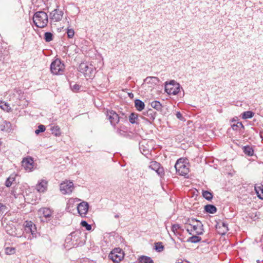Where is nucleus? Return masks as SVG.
<instances>
[{"mask_svg":"<svg viewBox=\"0 0 263 263\" xmlns=\"http://www.w3.org/2000/svg\"><path fill=\"white\" fill-rule=\"evenodd\" d=\"M180 90V85L175 80L165 83V91L169 95H176Z\"/></svg>","mask_w":263,"mask_h":263,"instance_id":"423d86ee","label":"nucleus"},{"mask_svg":"<svg viewBox=\"0 0 263 263\" xmlns=\"http://www.w3.org/2000/svg\"><path fill=\"white\" fill-rule=\"evenodd\" d=\"M155 250L158 252H161L164 249V246L161 242H158L155 243Z\"/></svg>","mask_w":263,"mask_h":263,"instance_id":"e433bc0d","label":"nucleus"},{"mask_svg":"<svg viewBox=\"0 0 263 263\" xmlns=\"http://www.w3.org/2000/svg\"><path fill=\"white\" fill-rule=\"evenodd\" d=\"M74 189V185L72 182L65 181L60 184V191L63 194H69L72 193Z\"/></svg>","mask_w":263,"mask_h":263,"instance_id":"9d476101","label":"nucleus"},{"mask_svg":"<svg viewBox=\"0 0 263 263\" xmlns=\"http://www.w3.org/2000/svg\"><path fill=\"white\" fill-rule=\"evenodd\" d=\"M124 253L121 249H114L109 254L108 257L114 262H119L124 258Z\"/></svg>","mask_w":263,"mask_h":263,"instance_id":"0eeeda50","label":"nucleus"},{"mask_svg":"<svg viewBox=\"0 0 263 263\" xmlns=\"http://www.w3.org/2000/svg\"><path fill=\"white\" fill-rule=\"evenodd\" d=\"M14 180V177L12 176H10L9 178H7V180L6 181L5 185L7 187H10L13 182V181Z\"/></svg>","mask_w":263,"mask_h":263,"instance_id":"58836bf2","label":"nucleus"},{"mask_svg":"<svg viewBox=\"0 0 263 263\" xmlns=\"http://www.w3.org/2000/svg\"><path fill=\"white\" fill-rule=\"evenodd\" d=\"M180 230H183L179 224H174L172 225V231L175 235H177L179 233L178 231Z\"/></svg>","mask_w":263,"mask_h":263,"instance_id":"473e14b6","label":"nucleus"},{"mask_svg":"<svg viewBox=\"0 0 263 263\" xmlns=\"http://www.w3.org/2000/svg\"><path fill=\"white\" fill-rule=\"evenodd\" d=\"M204 210L206 212L211 214H214L217 211L216 208L214 205L212 204L206 205L204 207Z\"/></svg>","mask_w":263,"mask_h":263,"instance_id":"393cba45","label":"nucleus"},{"mask_svg":"<svg viewBox=\"0 0 263 263\" xmlns=\"http://www.w3.org/2000/svg\"><path fill=\"white\" fill-rule=\"evenodd\" d=\"M7 208L6 206L3 203H0V215H2L4 212H6Z\"/></svg>","mask_w":263,"mask_h":263,"instance_id":"c03bdc74","label":"nucleus"},{"mask_svg":"<svg viewBox=\"0 0 263 263\" xmlns=\"http://www.w3.org/2000/svg\"><path fill=\"white\" fill-rule=\"evenodd\" d=\"M52 133L56 136H59L61 135L60 128L58 126H54L51 128Z\"/></svg>","mask_w":263,"mask_h":263,"instance_id":"c9c22d12","label":"nucleus"},{"mask_svg":"<svg viewBox=\"0 0 263 263\" xmlns=\"http://www.w3.org/2000/svg\"><path fill=\"white\" fill-rule=\"evenodd\" d=\"M129 96H133V94H132V95H130V94H129Z\"/></svg>","mask_w":263,"mask_h":263,"instance_id":"4d7b16f0","label":"nucleus"},{"mask_svg":"<svg viewBox=\"0 0 263 263\" xmlns=\"http://www.w3.org/2000/svg\"><path fill=\"white\" fill-rule=\"evenodd\" d=\"M25 231L27 233H30L32 237L29 236V239L37 237V231L35 224L31 221H25L24 223Z\"/></svg>","mask_w":263,"mask_h":263,"instance_id":"1a4fd4ad","label":"nucleus"},{"mask_svg":"<svg viewBox=\"0 0 263 263\" xmlns=\"http://www.w3.org/2000/svg\"><path fill=\"white\" fill-rule=\"evenodd\" d=\"M176 263H190L189 261L186 260H183L182 259H178Z\"/></svg>","mask_w":263,"mask_h":263,"instance_id":"de8ad7c7","label":"nucleus"},{"mask_svg":"<svg viewBox=\"0 0 263 263\" xmlns=\"http://www.w3.org/2000/svg\"><path fill=\"white\" fill-rule=\"evenodd\" d=\"M140 263H154L153 260L149 257L142 256L139 259Z\"/></svg>","mask_w":263,"mask_h":263,"instance_id":"7c9ffc66","label":"nucleus"},{"mask_svg":"<svg viewBox=\"0 0 263 263\" xmlns=\"http://www.w3.org/2000/svg\"><path fill=\"white\" fill-rule=\"evenodd\" d=\"M186 229L190 234L195 233L196 235L203 234V225L201 221L195 218L189 219L186 222Z\"/></svg>","mask_w":263,"mask_h":263,"instance_id":"f257e3e1","label":"nucleus"},{"mask_svg":"<svg viewBox=\"0 0 263 263\" xmlns=\"http://www.w3.org/2000/svg\"><path fill=\"white\" fill-rule=\"evenodd\" d=\"M106 116L110 121L111 124L115 126L120 121L119 115L113 110H108L106 111Z\"/></svg>","mask_w":263,"mask_h":263,"instance_id":"f8f14e48","label":"nucleus"},{"mask_svg":"<svg viewBox=\"0 0 263 263\" xmlns=\"http://www.w3.org/2000/svg\"><path fill=\"white\" fill-rule=\"evenodd\" d=\"M22 165L26 171H32L34 166V161L31 157H27L22 161Z\"/></svg>","mask_w":263,"mask_h":263,"instance_id":"4468645a","label":"nucleus"},{"mask_svg":"<svg viewBox=\"0 0 263 263\" xmlns=\"http://www.w3.org/2000/svg\"><path fill=\"white\" fill-rule=\"evenodd\" d=\"M70 200L73 201V200H72V199H71V200H69V202H70Z\"/></svg>","mask_w":263,"mask_h":263,"instance_id":"13d9d810","label":"nucleus"},{"mask_svg":"<svg viewBox=\"0 0 263 263\" xmlns=\"http://www.w3.org/2000/svg\"><path fill=\"white\" fill-rule=\"evenodd\" d=\"M254 114V112L251 111H246L242 114V118L243 119H250L253 117Z\"/></svg>","mask_w":263,"mask_h":263,"instance_id":"2f4dec72","label":"nucleus"},{"mask_svg":"<svg viewBox=\"0 0 263 263\" xmlns=\"http://www.w3.org/2000/svg\"><path fill=\"white\" fill-rule=\"evenodd\" d=\"M176 116L178 119H179L180 120H183V118L181 115V114L179 111H177L176 114Z\"/></svg>","mask_w":263,"mask_h":263,"instance_id":"a18cd8bd","label":"nucleus"},{"mask_svg":"<svg viewBox=\"0 0 263 263\" xmlns=\"http://www.w3.org/2000/svg\"><path fill=\"white\" fill-rule=\"evenodd\" d=\"M11 124L10 122H7L6 121H3L0 125L1 130L5 132H9L11 129Z\"/></svg>","mask_w":263,"mask_h":263,"instance_id":"4be33fe9","label":"nucleus"},{"mask_svg":"<svg viewBox=\"0 0 263 263\" xmlns=\"http://www.w3.org/2000/svg\"><path fill=\"white\" fill-rule=\"evenodd\" d=\"M159 82V79L156 77H147L144 80L145 84H150V87L156 85Z\"/></svg>","mask_w":263,"mask_h":263,"instance_id":"f3484780","label":"nucleus"},{"mask_svg":"<svg viewBox=\"0 0 263 263\" xmlns=\"http://www.w3.org/2000/svg\"><path fill=\"white\" fill-rule=\"evenodd\" d=\"M33 21L35 25L39 28H44L47 25L48 17L44 11H37L33 15Z\"/></svg>","mask_w":263,"mask_h":263,"instance_id":"7ed1b4c3","label":"nucleus"},{"mask_svg":"<svg viewBox=\"0 0 263 263\" xmlns=\"http://www.w3.org/2000/svg\"><path fill=\"white\" fill-rule=\"evenodd\" d=\"M175 168L176 172L179 175L185 176L189 172V164L186 160L180 158L175 163Z\"/></svg>","mask_w":263,"mask_h":263,"instance_id":"20e7f679","label":"nucleus"},{"mask_svg":"<svg viewBox=\"0 0 263 263\" xmlns=\"http://www.w3.org/2000/svg\"><path fill=\"white\" fill-rule=\"evenodd\" d=\"M129 121L132 124H139L138 115L134 112L130 114L129 117Z\"/></svg>","mask_w":263,"mask_h":263,"instance_id":"b1692460","label":"nucleus"},{"mask_svg":"<svg viewBox=\"0 0 263 263\" xmlns=\"http://www.w3.org/2000/svg\"><path fill=\"white\" fill-rule=\"evenodd\" d=\"M135 106L138 111H142L145 107L144 103L139 99L135 100Z\"/></svg>","mask_w":263,"mask_h":263,"instance_id":"412c9836","label":"nucleus"},{"mask_svg":"<svg viewBox=\"0 0 263 263\" xmlns=\"http://www.w3.org/2000/svg\"><path fill=\"white\" fill-rule=\"evenodd\" d=\"M81 235V233L80 231L72 232L65 239L66 247L71 248L82 244Z\"/></svg>","mask_w":263,"mask_h":263,"instance_id":"f03ea898","label":"nucleus"},{"mask_svg":"<svg viewBox=\"0 0 263 263\" xmlns=\"http://www.w3.org/2000/svg\"><path fill=\"white\" fill-rule=\"evenodd\" d=\"M148 167L152 170L155 171L157 174L160 176H162L164 174L163 168L161 166L159 163L155 161L150 162Z\"/></svg>","mask_w":263,"mask_h":263,"instance_id":"ddd939ff","label":"nucleus"},{"mask_svg":"<svg viewBox=\"0 0 263 263\" xmlns=\"http://www.w3.org/2000/svg\"><path fill=\"white\" fill-rule=\"evenodd\" d=\"M115 217L116 218H118L119 217V215L118 214H116V215H115Z\"/></svg>","mask_w":263,"mask_h":263,"instance_id":"8fccbe9b","label":"nucleus"},{"mask_svg":"<svg viewBox=\"0 0 263 263\" xmlns=\"http://www.w3.org/2000/svg\"><path fill=\"white\" fill-rule=\"evenodd\" d=\"M47 188V181L45 180H42L36 185V189L39 192H44Z\"/></svg>","mask_w":263,"mask_h":263,"instance_id":"a211bd4d","label":"nucleus"},{"mask_svg":"<svg viewBox=\"0 0 263 263\" xmlns=\"http://www.w3.org/2000/svg\"><path fill=\"white\" fill-rule=\"evenodd\" d=\"M79 71L84 73L86 77L89 78L93 76L95 73L94 67L90 65L89 66L87 63L82 62L79 66Z\"/></svg>","mask_w":263,"mask_h":263,"instance_id":"6e6552de","label":"nucleus"},{"mask_svg":"<svg viewBox=\"0 0 263 263\" xmlns=\"http://www.w3.org/2000/svg\"><path fill=\"white\" fill-rule=\"evenodd\" d=\"M129 96H133V94H132V95H130V94H129Z\"/></svg>","mask_w":263,"mask_h":263,"instance_id":"5fc2aeb1","label":"nucleus"},{"mask_svg":"<svg viewBox=\"0 0 263 263\" xmlns=\"http://www.w3.org/2000/svg\"><path fill=\"white\" fill-rule=\"evenodd\" d=\"M176 248H178V245H177V244H176Z\"/></svg>","mask_w":263,"mask_h":263,"instance_id":"864d4df0","label":"nucleus"},{"mask_svg":"<svg viewBox=\"0 0 263 263\" xmlns=\"http://www.w3.org/2000/svg\"><path fill=\"white\" fill-rule=\"evenodd\" d=\"M88 203L87 202L83 201L77 206V210L81 217H85L88 210Z\"/></svg>","mask_w":263,"mask_h":263,"instance_id":"2eb2a0df","label":"nucleus"},{"mask_svg":"<svg viewBox=\"0 0 263 263\" xmlns=\"http://www.w3.org/2000/svg\"><path fill=\"white\" fill-rule=\"evenodd\" d=\"M255 190L258 197L260 199H263V186H255Z\"/></svg>","mask_w":263,"mask_h":263,"instance_id":"bb28decb","label":"nucleus"},{"mask_svg":"<svg viewBox=\"0 0 263 263\" xmlns=\"http://www.w3.org/2000/svg\"><path fill=\"white\" fill-rule=\"evenodd\" d=\"M201 240V238L197 235H193L192 237H189L187 239L188 242H191L192 243H197L200 242Z\"/></svg>","mask_w":263,"mask_h":263,"instance_id":"c756f323","label":"nucleus"},{"mask_svg":"<svg viewBox=\"0 0 263 263\" xmlns=\"http://www.w3.org/2000/svg\"><path fill=\"white\" fill-rule=\"evenodd\" d=\"M151 105L152 107L156 109L157 110H161L162 109V105L160 102L157 101H154L151 102Z\"/></svg>","mask_w":263,"mask_h":263,"instance_id":"cd10ccee","label":"nucleus"},{"mask_svg":"<svg viewBox=\"0 0 263 263\" xmlns=\"http://www.w3.org/2000/svg\"><path fill=\"white\" fill-rule=\"evenodd\" d=\"M145 142V141L140 143V149L143 155H146L148 154L149 151L148 148L144 146L143 144Z\"/></svg>","mask_w":263,"mask_h":263,"instance_id":"c85d7f7f","label":"nucleus"},{"mask_svg":"<svg viewBox=\"0 0 263 263\" xmlns=\"http://www.w3.org/2000/svg\"><path fill=\"white\" fill-rule=\"evenodd\" d=\"M46 129V128H45V126L43 125H40L39 126H38V129H37L36 130H35V133L36 134V135H38L40 133H42V132H44Z\"/></svg>","mask_w":263,"mask_h":263,"instance_id":"a19ab883","label":"nucleus"},{"mask_svg":"<svg viewBox=\"0 0 263 263\" xmlns=\"http://www.w3.org/2000/svg\"><path fill=\"white\" fill-rule=\"evenodd\" d=\"M0 107L4 110L7 111V112H9L11 110V107L7 103H2V104L0 105Z\"/></svg>","mask_w":263,"mask_h":263,"instance_id":"4c0bfd02","label":"nucleus"},{"mask_svg":"<svg viewBox=\"0 0 263 263\" xmlns=\"http://www.w3.org/2000/svg\"><path fill=\"white\" fill-rule=\"evenodd\" d=\"M5 252L7 254H13L15 253V249L13 247H7L5 249Z\"/></svg>","mask_w":263,"mask_h":263,"instance_id":"37998d69","label":"nucleus"},{"mask_svg":"<svg viewBox=\"0 0 263 263\" xmlns=\"http://www.w3.org/2000/svg\"><path fill=\"white\" fill-rule=\"evenodd\" d=\"M63 14L62 10L56 9L51 12L50 18L54 22H59L62 20Z\"/></svg>","mask_w":263,"mask_h":263,"instance_id":"dca6fc26","label":"nucleus"},{"mask_svg":"<svg viewBox=\"0 0 263 263\" xmlns=\"http://www.w3.org/2000/svg\"><path fill=\"white\" fill-rule=\"evenodd\" d=\"M129 96H133V94H132V95H130V94H129Z\"/></svg>","mask_w":263,"mask_h":263,"instance_id":"6e6d98bb","label":"nucleus"},{"mask_svg":"<svg viewBox=\"0 0 263 263\" xmlns=\"http://www.w3.org/2000/svg\"><path fill=\"white\" fill-rule=\"evenodd\" d=\"M88 263H95V262H93V261H89Z\"/></svg>","mask_w":263,"mask_h":263,"instance_id":"603ef678","label":"nucleus"},{"mask_svg":"<svg viewBox=\"0 0 263 263\" xmlns=\"http://www.w3.org/2000/svg\"><path fill=\"white\" fill-rule=\"evenodd\" d=\"M218 228L220 229L221 227H222L223 230L220 232L222 235L225 234L228 231V224L227 223L224 222H222L221 223H218Z\"/></svg>","mask_w":263,"mask_h":263,"instance_id":"a878e982","label":"nucleus"},{"mask_svg":"<svg viewBox=\"0 0 263 263\" xmlns=\"http://www.w3.org/2000/svg\"><path fill=\"white\" fill-rule=\"evenodd\" d=\"M53 34L50 32H46L44 34V40L46 42H49L53 40Z\"/></svg>","mask_w":263,"mask_h":263,"instance_id":"f704fd0d","label":"nucleus"},{"mask_svg":"<svg viewBox=\"0 0 263 263\" xmlns=\"http://www.w3.org/2000/svg\"><path fill=\"white\" fill-rule=\"evenodd\" d=\"M231 127L234 130L240 132L244 126L241 122L236 121L235 120L232 121Z\"/></svg>","mask_w":263,"mask_h":263,"instance_id":"aec40b11","label":"nucleus"},{"mask_svg":"<svg viewBox=\"0 0 263 263\" xmlns=\"http://www.w3.org/2000/svg\"><path fill=\"white\" fill-rule=\"evenodd\" d=\"M80 86L78 84H74L72 87V89L73 90V91H77L78 90H79L80 89Z\"/></svg>","mask_w":263,"mask_h":263,"instance_id":"49530a36","label":"nucleus"},{"mask_svg":"<svg viewBox=\"0 0 263 263\" xmlns=\"http://www.w3.org/2000/svg\"><path fill=\"white\" fill-rule=\"evenodd\" d=\"M81 224L83 227H85L87 231H90L91 230V226L88 224L86 221H82Z\"/></svg>","mask_w":263,"mask_h":263,"instance_id":"ea45409f","label":"nucleus"},{"mask_svg":"<svg viewBox=\"0 0 263 263\" xmlns=\"http://www.w3.org/2000/svg\"><path fill=\"white\" fill-rule=\"evenodd\" d=\"M142 114L144 116L142 118L145 119L146 122L151 124L155 120L157 113L153 109L150 108L143 111Z\"/></svg>","mask_w":263,"mask_h":263,"instance_id":"9b49d317","label":"nucleus"},{"mask_svg":"<svg viewBox=\"0 0 263 263\" xmlns=\"http://www.w3.org/2000/svg\"><path fill=\"white\" fill-rule=\"evenodd\" d=\"M203 197L208 200H211L213 198L212 194L208 191H202Z\"/></svg>","mask_w":263,"mask_h":263,"instance_id":"72a5a7b5","label":"nucleus"},{"mask_svg":"<svg viewBox=\"0 0 263 263\" xmlns=\"http://www.w3.org/2000/svg\"><path fill=\"white\" fill-rule=\"evenodd\" d=\"M38 214L40 216L43 215L45 218H49L52 215V211L49 208H43L39 210Z\"/></svg>","mask_w":263,"mask_h":263,"instance_id":"6ab92c4d","label":"nucleus"},{"mask_svg":"<svg viewBox=\"0 0 263 263\" xmlns=\"http://www.w3.org/2000/svg\"><path fill=\"white\" fill-rule=\"evenodd\" d=\"M257 263H260V260H257Z\"/></svg>","mask_w":263,"mask_h":263,"instance_id":"3c124183","label":"nucleus"},{"mask_svg":"<svg viewBox=\"0 0 263 263\" xmlns=\"http://www.w3.org/2000/svg\"><path fill=\"white\" fill-rule=\"evenodd\" d=\"M123 132V130L119 128H117V132L119 134H122V132Z\"/></svg>","mask_w":263,"mask_h":263,"instance_id":"09e8293b","label":"nucleus"},{"mask_svg":"<svg viewBox=\"0 0 263 263\" xmlns=\"http://www.w3.org/2000/svg\"><path fill=\"white\" fill-rule=\"evenodd\" d=\"M67 34L68 37L71 39L74 36V31L73 29L68 28L67 30Z\"/></svg>","mask_w":263,"mask_h":263,"instance_id":"79ce46f5","label":"nucleus"},{"mask_svg":"<svg viewBox=\"0 0 263 263\" xmlns=\"http://www.w3.org/2000/svg\"><path fill=\"white\" fill-rule=\"evenodd\" d=\"M64 64L59 59L55 60L50 65V71L53 74H62L64 72Z\"/></svg>","mask_w":263,"mask_h":263,"instance_id":"39448f33","label":"nucleus"},{"mask_svg":"<svg viewBox=\"0 0 263 263\" xmlns=\"http://www.w3.org/2000/svg\"><path fill=\"white\" fill-rule=\"evenodd\" d=\"M243 151L246 155L249 156H252L254 154L253 149L249 145L244 146L243 147Z\"/></svg>","mask_w":263,"mask_h":263,"instance_id":"5701e85b","label":"nucleus"}]
</instances>
